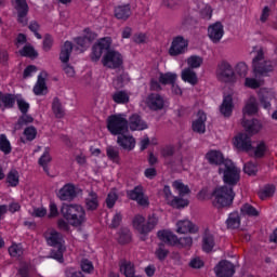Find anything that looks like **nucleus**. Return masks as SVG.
Returning a JSON list of instances; mask_svg holds the SVG:
<instances>
[{"instance_id": "9", "label": "nucleus", "mask_w": 277, "mask_h": 277, "mask_svg": "<svg viewBox=\"0 0 277 277\" xmlns=\"http://www.w3.org/2000/svg\"><path fill=\"white\" fill-rule=\"evenodd\" d=\"M111 49V38L105 37L100 39L93 47L91 53L92 62H98L103 56V53H107Z\"/></svg>"}, {"instance_id": "13", "label": "nucleus", "mask_w": 277, "mask_h": 277, "mask_svg": "<svg viewBox=\"0 0 277 277\" xmlns=\"http://www.w3.org/2000/svg\"><path fill=\"white\" fill-rule=\"evenodd\" d=\"M15 10L17 12V22L22 27H26L29 23V18H27V14H29L27 0H15Z\"/></svg>"}, {"instance_id": "61", "label": "nucleus", "mask_w": 277, "mask_h": 277, "mask_svg": "<svg viewBox=\"0 0 277 277\" xmlns=\"http://www.w3.org/2000/svg\"><path fill=\"white\" fill-rule=\"evenodd\" d=\"M127 79H129V75L127 74H121L119 76H117V78L113 81L115 88H122V85H124V82L127 81Z\"/></svg>"}, {"instance_id": "17", "label": "nucleus", "mask_w": 277, "mask_h": 277, "mask_svg": "<svg viewBox=\"0 0 277 277\" xmlns=\"http://www.w3.org/2000/svg\"><path fill=\"white\" fill-rule=\"evenodd\" d=\"M79 194V190L72 184H66L58 190L60 200L72 202V199Z\"/></svg>"}, {"instance_id": "58", "label": "nucleus", "mask_w": 277, "mask_h": 277, "mask_svg": "<svg viewBox=\"0 0 277 277\" xmlns=\"http://www.w3.org/2000/svg\"><path fill=\"white\" fill-rule=\"evenodd\" d=\"M170 251L166 249V245L163 242L158 245V249L156 250V256L159 259V261H164L166 256H168Z\"/></svg>"}, {"instance_id": "47", "label": "nucleus", "mask_w": 277, "mask_h": 277, "mask_svg": "<svg viewBox=\"0 0 277 277\" xmlns=\"http://www.w3.org/2000/svg\"><path fill=\"white\" fill-rule=\"evenodd\" d=\"M31 122H34V117L24 114L18 118L17 123L15 124V129L18 131L23 129V127H25L26 124H31Z\"/></svg>"}, {"instance_id": "22", "label": "nucleus", "mask_w": 277, "mask_h": 277, "mask_svg": "<svg viewBox=\"0 0 277 277\" xmlns=\"http://www.w3.org/2000/svg\"><path fill=\"white\" fill-rule=\"evenodd\" d=\"M128 127H130L131 131H144V129H148L146 121L142 120V117L137 114L129 118Z\"/></svg>"}, {"instance_id": "23", "label": "nucleus", "mask_w": 277, "mask_h": 277, "mask_svg": "<svg viewBox=\"0 0 277 277\" xmlns=\"http://www.w3.org/2000/svg\"><path fill=\"white\" fill-rule=\"evenodd\" d=\"M117 135V144L123 148V150H133V148H135V138L132 135H127L124 133Z\"/></svg>"}, {"instance_id": "55", "label": "nucleus", "mask_w": 277, "mask_h": 277, "mask_svg": "<svg viewBox=\"0 0 277 277\" xmlns=\"http://www.w3.org/2000/svg\"><path fill=\"white\" fill-rule=\"evenodd\" d=\"M19 55L23 57H38V52L31 45H25L21 51Z\"/></svg>"}, {"instance_id": "21", "label": "nucleus", "mask_w": 277, "mask_h": 277, "mask_svg": "<svg viewBox=\"0 0 277 277\" xmlns=\"http://www.w3.org/2000/svg\"><path fill=\"white\" fill-rule=\"evenodd\" d=\"M242 127L249 133V135H256L261 129H263V123L258 119L246 120V117L242 119Z\"/></svg>"}, {"instance_id": "35", "label": "nucleus", "mask_w": 277, "mask_h": 277, "mask_svg": "<svg viewBox=\"0 0 277 277\" xmlns=\"http://www.w3.org/2000/svg\"><path fill=\"white\" fill-rule=\"evenodd\" d=\"M227 228H239L241 226V217L239 212H232L226 220Z\"/></svg>"}, {"instance_id": "46", "label": "nucleus", "mask_w": 277, "mask_h": 277, "mask_svg": "<svg viewBox=\"0 0 277 277\" xmlns=\"http://www.w3.org/2000/svg\"><path fill=\"white\" fill-rule=\"evenodd\" d=\"M113 101L115 103L124 105L129 102V94L124 91H117L113 94Z\"/></svg>"}, {"instance_id": "2", "label": "nucleus", "mask_w": 277, "mask_h": 277, "mask_svg": "<svg viewBox=\"0 0 277 277\" xmlns=\"http://www.w3.org/2000/svg\"><path fill=\"white\" fill-rule=\"evenodd\" d=\"M219 174H222L223 183L229 187H235L241 180V169L237 168L230 159H225L219 167Z\"/></svg>"}, {"instance_id": "27", "label": "nucleus", "mask_w": 277, "mask_h": 277, "mask_svg": "<svg viewBox=\"0 0 277 277\" xmlns=\"http://www.w3.org/2000/svg\"><path fill=\"white\" fill-rule=\"evenodd\" d=\"M182 81L190 83V85H196L198 83V75L196 71L189 67H186L182 70Z\"/></svg>"}, {"instance_id": "63", "label": "nucleus", "mask_w": 277, "mask_h": 277, "mask_svg": "<svg viewBox=\"0 0 277 277\" xmlns=\"http://www.w3.org/2000/svg\"><path fill=\"white\" fill-rule=\"evenodd\" d=\"M65 276L66 277H85L81 271L74 267L66 268Z\"/></svg>"}, {"instance_id": "53", "label": "nucleus", "mask_w": 277, "mask_h": 277, "mask_svg": "<svg viewBox=\"0 0 277 277\" xmlns=\"http://www.w3.org/2000/svg\"><path fill=\"white\" fill-rule=\"evenodd\" d=\"M265 153H267V145L265 142H260L254 149V157L261 159L265 157Z\"/></svg>"}, {"instance_id": "60", "label": "nucleus", "mask_w": 277, "mask_h": 277, "mask_svg": "<svg viewBox=\"0 0 277 277\" xmlns=\"http://www.w3.org/2000/svg\"><path fill=\"white\" fill-rule=\"evenodd\" d=\"M80 266L82 272H84L85 274H92V272H94V265L88 259L82 260Z\"/></svg>"}, {"instance_id": "29", "label": "nucleus", "mask_w": 277, "mask_h": 277, "mask_svg": "<svg viewBox=\"0 0 277 277\" xmlns=\"http://www.w3.org/2000/svg\"><path fill=\"white\" fill-rule=\"evenodd\" d=\"M220 111L222 116L225 118L230 117V114H233V96L226 95L223 98V103L221 104Z\"/></svg>"}, {"instance_id": "3", "label": "nucleus", "mask_w": 277, "mask_h": 277, "mask_svg": "<svg viewBox=\"0 0 277 277\" xmlns=\"http://www.w3.org/2000/svg\"><path fill=\"white\" fill-rule=\"evenodd\" d=\"M61 213L71 226H81L85 222V210L79 205L64 203Z\"/></svg>"}, {"instance_id": "30", "label": "nucleus", "mask_w": 277, "mask_h": 277, "mask_svg": "<svg viewBox=\"0 0 277 277\" xmlns=\"http://www.w3.org/2000/svg\"><path fill=\"white\" fill-rule=\"evenodd\" d=\"M115 16L118 21H128L131 16V5L124 4L115 8Z\"/></svg>"}, {"instance_id": "31", "label": "nucleus", "mask_w": 277, "mask_h": 277, "mask_svg": "<svg viewBox=\"0 0 277 277\" xmlns=\"http://www.w3.org/2000/svg\"><path fill=\"white\" fill-rule=\"evenodd\" d=\"M243 118L247 116H254L259 113V104L254 97H251L249 102L246 104L243 110Z\"/></svg>"}, {"instance_id": "6", "label": "nucleus", "mask_w": 277, "mask_h": 277, "mask_svg": "<svg viewBox=\"0 0 277 277\" xmlns=\"http://www.w3.org/2000/svg\"><path fill=\"white\" fill-rule=\"evenodd\" d=\"M158 239L163 241V243H168L169 246H181V248H192L194 243V239L190 236L179 238L172 232L168 230H159Z\"/></svg>"}, {"instance_id": "51", "label": "nucleus", "mask_w": 277, "mask_h": 277, "mask_svg": "<svg viewBox=\"0 0 277 277\" xmlns=\"http://www.w3.org/2000/svg\"><path fill=\"white\" fill-rule=\"evenodd\" d=\"M51 148L45 147L43 155L39 158V166L43 167L44 172H47V166L51 161Z\"/></svg>"}, {"instance_id": "32", "label": "nucleus", "mask_w": 277, "mask_h": 277, "mask_svg": "<svg viewBox=\"0 0 277 277\" xmlns=\"http://www.w3.org/2000/svg\"><path fill=\"white\" fill-rule=\"evenodd\" d=\"M47 81L42 77V74H40L37 83L34 87V93L36 96H43V94H47Z\"/></svg>"}, {"instance_id": "33", "label": "nucleus", "mask_w": 277, "mask_h": 277, "mask_svg": "<svg viewBox=\"0 0 277 277\" xmlns=\"http://www.w3.org/2000/svg\"><path fill=\"white\" fill-rule=\"evenodd\" d=\"M133 227L141 235H146V219L140 214L135 215L133 219Z\"/></svg>"}, {"instance_id": "42", "label": "nucleus", "mask_w": 277, "mask_h": 277, "mask_svg": "<svg viewBox=\"0 0 277 277\" xmlns=\"http://www.w3.org/2000/svg\"><path fill=\"white\" fill-rule=\"evenodd\" d=\"M240 211L242 215H248L249 217H259V210L254 208L250 203H245L241 208Z\"/></svg>"}, {"instance_id": "52", "label": "nucleus", "mask_w": 277, "mask_h": 277, "mask_svg": "<svg viewBox=\"0 0 277 277\" xmlns=\"http://www.w3.org/2000/svg\"><path fill=\"white\" fill-rule=\"evenodd\" d=\"M174 189H177L180 196H187V194H190L189 186L183 184L181 181L173 182Z\"/></svg>"}, {"instance_id": "15", "label": "nucleus", "mask_w": 277, "mask_h": 277, "mask_svg": "<svg viewBox=\"0 0 277 277\" xmlns=\"http://www.w3.org/2000/svg\"><path fill=\"white\" fill-rule=\"evenodd\" d=\"M217 277H233L235 276V265L229 261H221L214 268Z\"/></svg>"}, {"instance_id": "26", "label": "nucleus", "mask_w": 277, "mask_h": 277, "mask_svg": "<svg viewBox=\"0 0 277 277\" xmlns=\"http://www.w3.org/2000/svg\"><path fill=\"white\" fill-rule=\"evenodd\" d=\"M275 96L276 95L274 94L273 91H269L267 89L260 90L259 98H260V103L264 107V109H269L272 107V103H269V101L275 98Z\"/></svg>"}, {"instance_id": "12", "label": "nucleus", "mask_w": 277, "mask_h": 277, "mask_svg": "<svg viewBox=\"0 0 277 277\" xmlns=\"http://www.w3.org/2000/svg\"><path fill=\"white\" fill-rule=\"evenodd\" d=\"M146 105L151 111H161L166 107V97L159 93H150L146 97Z\"/></svg>"}, {"instance_id": "8", "label": "nucleus", "mask_w": 277, "mask_h": 277, "mask_svg": "<svg viewBox=\"0 0 277 277\" xmlns=\"http://www.w3.org/2000/svg\"><path fill=\"white\" fill-rule=\"evenodd\" d=\"M102 64L106 68L116 70V68H120V66L123 64L122 54L115 50H108L102 58Z\"/></svg>"}, {"instance_id": "49", "label": "nucleus", "mask_w": 277, "mask_h": 277, "mask_svg": "<svg viewBox=\"0 0 277 277\" xmlns=\"http://www.w3.org/2000/svg\"><path fill=\"white\" fill-rule=\"evenodd\" d=\"M64 250H66L64 246L57 247V250H52L50 259H54L55 261H58V263H64Z\"/></svg>"}, {"instance_id": "56", "label": "nucleus", "mask_w": 277, "mask_h": 277, "mask_svg": "<svg viewBox=\"0 0 277 277\" xmlns=\"http://www.w3.org/2000/svg\"><path fill=\"white\" fill-rule=\"evenodd\" d=\"M24 135L28 142H34L36 135H38V130L34 126L27 127L24 130Z\"/></svg>"}, {"instance_id": "54", "label": "nucleus", "mask_w": 277, "mask_h": 277, "mask_svg": "<svg viewBox=\"0 0 277 277\" xmlns=\"http://www.w3.org/2000/svg\"><path fill=\"white\" fill-rule=\"evenodd\" d=\"M16 103V97L13 94H2V104L8 109H12L14 107V104Z\"/></svg>"}, {"instance_id": "45", "label": "nucleus", "mask_w": 277, "mask_h": 277, "mask_svg": "<svg viewBox=\"0 0 277 277\" xmlns=\"http://www.w3.org/2000/svg\"><path fill=\"white\" fill-rule=\"evenodd\" d=\"M169 205L173 209H185L189 205V201L180 197H173V199L169 200Z\"/></svg>"}, {"instance_id": "48", "label": "nucleus", "mask_w": 277, "mask_h": 277, "mask_svg": "<svg viewBox=\"0 0 277 277\" xmlns=\"http://www.w3.org/2000/svg\"><path fill=\"white\" fill-rule=\"evenodd\" d=\"M276 192L275 185H267L262 190L259 192V196L261 200H265V198H271V196H274Z\"/></svg>"}, {"instance_id": "37", "label": "nucleus", "mask_w": 277, "mask_h": 277, "mask_svg": "<svg viewBox=\"0 0 277 277\" xmlns=\"http://www.w3.org/2000/svg\"><path fill=\"white\" fill-rule=\"evenodd\" d=\"M175 82H176V74H173V72L160 74L159 83H162V85H174Z\"/></svg>"}, {"instance_id": "1", "label": "nucleus", "mask_w": 277, "mask_h": 277, "mask_svg": "<svg viewBox=\"0 0 277 277\" xmlns=\"http://www.w3.org/2000/svg\"><path fill=\"white\" fill-rule=\"evenodd\" d=\"M251 68L254 77H272L276 72V62L265 55L263 48H254Z\"/></svg>"}, {"instance_id": "64", "label": "nucleus", "mask_w": 277, "mask_h": 277, "mask_svg": "<svg viewBox=\"0 0 277 277\" xmlns=\"http://www.w3.org/2000/svg\"><path fill=\"white\" fill-rule=\"evenodd\" d=\"M200 16L206 21H210L211 16H213V9H211L210 5H205V8L200 10Z\"/></svg>"}, {"instance_id": "62", "label": "nucleus", "mask_w": 277, "mask_h": 277, "mask_svg": "<svg viewBox=\"0 0 277 277\" xmlns=\"http://www.w3.org/2000/svg\"><path fill=\"white\" fill-rule=\"evenodd\" d=\"M243 172L246 174H249V176H252V175L256 174V172H259V169L256 168V164H254L252 162H248L243 167Z\"/></svg>"}, {"instance_id": "11", "label": "nucleus", "mask_w": 277, "mask_h": 277, "mask_svg": "<svg viewBox=\"0 0 277 277\" xmlns=\"http://www.w3.org/2000/svg\"><path fill=\"white\" fill-rule=\"evenodd\" d=\"M188 47H189V41H187V39H185L183 36H177L173 38L171 42V47L169 49V55H171V57L183 55V53L187 51Z\"/></svg>"}, {"instance_id": "4", "label": "nucleus", "mask_w": 277, "mask_h": 277, "mask_svg": "<svg viewBox=\"0 0 277 277\" xmlns=\"http://www.w3.org/2000/svg\"><path fill=\"white\" fill-rule=\"evenodd\" d=\"M211 198L213 207L224 209V207H230L233 205L235 193L233 192V187L221 186L213 190Z\"/></svg>"}, {"instance_id": "16", "label": "nucleus", "mask_w": 277, "mask_h": 277, "mask_svg": "<svg viewBox=\"0 0 277 277\" xmlns=\"http://www.w3.org/2000/svg\"><path fill=\"white\" fill-rule=\"evenodd\" d=\"M127 196L130 200H135L141 207H148V198L144 196L142 186H135L132 190H128Z\"/></svg>"}, {"instance_id": "5", "label": "nucleus", "mask_w": 277, "mask_h": 277, "mask_svg": "<svg viewBox=\"0 0 277 277\" xmlns=\"http://www.w3.org/2000/svg\"><path fill=\"white\" fill-rule=\"evenodd\" d=\"M107 129L111 135H122L129 132V120L127 115H111L107 118Z\"/></svg>"}, {"instance_id": "50", "label": "nucleus", "mask_w": 277, "mask_h": 277, "mask_svg": "<svg viewBox=\"0 0 277 277\" xmlns=\"http://www.w3.org/2000/svg\"><path fill=\"white\" fill-rule=\"evenodd\" d=\"M188 68L194 70V68H200L202 66V57L198 55H192L187 58Z\"/></svg>"}, {"instance_id": "24", "label": "nucleus", "mask_w": 277, "mask_h": 277, "mask_svg": "<svg viewBox=\"0 0 277 277\" xmlns=\"http://www.w3.org/2000/svg\"><path fill=\"white\" fill-rule=\"evenodd\" d=\"M206 159L208 163L211 166H219V168H222V163L226 161L224 159V154L220 150H210L206 154Z\"/></svg>"}, {"instance_id": "14", "label": "nucleus", "mask_w": 277, "mask_h": 277, "mask_svg": "<svg viewBox=\"0 0 277 277\" xmlns=\"http://www.w3.org/2000/svg\"><path fill=\"white\" fill-rule=\"evenodd\" d=\"M234 146L242 153H250V150L254 148L252 147V140L250 138V135L246 133H240L235 137Z\"/></svg>"}, {"instance_id": "28", "label": "nucleus", "mask_w": 277, "mask_h": 277, "mask_svg": "<svg viewBox=\"0 0 277 277\" xmlns=\"http://www.w3.org/2000/svg\"><path fill=\"white\" fill-rule=\"evenodd\" d=\"M84 207L87 211H96L98 209V195L94 192H90L84 199Z\"/></svg>"}, {"instance_id": "36", "label": "nucleus", "mask_w": 277, "mask_h": 277, "mask_svg": "<svg viewBox=\"0 0 277 277\" xmlns=\"http://www.w3.org/2000/svg\"><path fill=\"white\" fill-rule=\"evenodd\" d=\"M120 273L126 277H133L135 275V266L129 261H123L120 264Z\"/></svg>"}, {"instance_id": "41", "label": "nucleus", "mask_w": 277, "mask_h": 277, "mask_svg": "<svg viewBox=\"0 0 277 277\" xmlns=\"http://www.w3.org/2000/svg\"><path fill=\"white\" fill-rule=\"evenodd\" d=\"M6 183H9L10 187H17L19 183V175L16 169H12L6 175Z\"/></svg>"}, {"instance_id": "57", "label": "nucleus", "mask_w": 277, "mask_h": 277, "mask_svg": "<svg viewBox=\"0 0 277 277\" xmlns=\"http://www.w3.org/2000/svg\"><path fill=\"white\" fill-rule=\"evenodd\" d=\"M175 148L173 145H166L160 149V155L163 159H170V157H174Z\"/></svg>"}, {"instance_id": "10", "label": "nucleus", "mask_w": 277, "mask_h": 277, "mask_svg": "<svg viewBox=\"0 0 277 277\" xmlns=\"http://www.w3.org/2000/svg\"><path fill=\"white\" fill-rule=\"evenodd\" d=\"M216 77L224 83H233L235 81V70L228 62L223 61L217 66Z\"/></svg>"}, {"instance_id": "39", "label": "nucleus", "mask_w": 277, "mask_h": 277, "mask_svg": "<svg viewBox=\"0 0 277 277\" xmlns=\"http://www.w3.org/2000/svg\"><path fill=\"white\" fill-rule=\"evenodd\" d=\"M118 242L124 246L131 241V230L127 227H122L118 233Z\"/></svg>"}, {"instance_id": "38", "label": "nucleus", "mask_w": 277, "mask_h": 277, "mask_svg": "<svg viewBox=\"0 0 277 277\" xmlns=\"http://www.w3.org/2000/svg\"><path fill=\"white\" fill-rule=\"evenodd\" d=\"M106 155L110 161L118 163L120 160V149L116 146H107L106 147Z\"/></svg>"}, {"instance_id": "7", "label": "nucleus", "mask_w": 277, "mask_h": 277, "mask_svg": "<svg viewBox=\"0 0 277 277\" xmlns=\"http://www.w3.org/2000/svg\"><path fill=\"white\" fill-rule=\"evenodd\" d=\"M70 53H72V42L66 41L61 49L60 60L65 64L63 66V70L67 77H75V68L68 65V62L70 61Z\"/></svg>"}, {"instance_id": "34", "label": "nucleus", "mask_w": 277, "mask_h": 277, "mask_svg": "<svg viewBox=\"0 0 277 277\" xmlns=\"http://www.w3.org/2000/svg\"><path fill=\"white\" fill-rule=\"evenodd\" d=\"M213 248H215V238L211 234H205L202 237L203 252H212Z\"/></svg>"}, {"instance_id": "43", "label": "nucleus", "mask_w": 277, "mask_h": 277, "mask_svg": "<svg viewBox=\"0 0 277 277\" xmlns=\"http://www.w3.org/2000/svg\"><path fill=\"white\" fill-rule=\"evenodd\" d=\"M52 111L56 118H64V107H62V102L57 97L53 100Z\"/></svg>"}, {"instance_id": "19", "label": "nucleus", "mask_w": 277, "mask_h": 277, "mask_svg": "<svg viewBox=\"0 0 277 277\" xmlns=\"http://www.w3.org/2000/svg\"><path fill=\"white\" fill-rule=\"evenodd\" d=\"M207 114L205 111L199 110L197 113V119L193 121V131L194 133H199V135H202L207 131Z\"/></svg>"}, {"instance_id": "40", "label": "nucleus", "mask_w": 277, "mask_h": 277, "mask_svg": "<svg viewBox=\"0 0 277 277\" xmlns=\"http://www.w3.org/2000/svg\"><path fill=\"white\" fill-rule=\"evenodd\" d=\"M159 224V217L151 214L148 216L147 222L145 223V235H148L151 230H155L156 226Z\"/></svg>"}, {"instance_id": "44", "label": "nucleus", "mask_w": 277, "mask_h": 277, "mask_svg": "<svg viewBox=\"0 0 277 277\" xmlns=\"http://www.w3.org/2000/svg\"><path fill=\"white\" fill-rule=\"evenodd\" d=\"M0 150L4 155H10V153H12V145L10 144V141L5 134L0 135Z\"/></svg>"}, {"instance_id": "20", "label": "nucleus", "mask_w": 277, "mask_h": 277, "mask_svg": "<svg viewBox=\"0 0 277 277\" xmlns=\"http://www.w3.org/2000/svg\"><path fill=\"white\" fill-rule=\"evenodd\" d=\"M176 232L180 233V235H185V233L195 235V233H198V226L189 220L179 221L176 223Z\"/></svg>"}, {"instance_id": "18", "label": "nucleus", "mask_w": 277, "mask_h": 277, "mask_svg": "<svg viewBox=\"0 0 277 277\" xmlns=\"http://www.w3.org/2000/svg\"><path fill=\"white\" fill-rule=\"evenodd\" d=\"M208 36L212 42H220L224 37V25L220 22L214 23L208 28Z\"/></svg>"}, {"instance_id": "59", "label": "nucleus", "mask_w": 277, "mask_h": 277, "mask_svg": "<svg viewBox=\"0 0 277 277\" xmlns=\"http://www.w3.org/2000/svg\"><path fill=\"white\" fill-rule=\"evenodd\" d=\"M9 254L14 259H18V256H23V247H21L19 245H12L9 248Z\"/></svg>"}, {"instance_id": "25", "label": "nucleus", "mask_w": 277, "mask_h": 277, "mask_svg": "<svg viewBox=\"0 0 277 277\" xmlns=\"http://www.w3.org/2000/svg\"><path fill=\"white\" fill-rule=\"evenodd\" d=\"M45 240L48 246L52 248H60V246H64V238L60 234V232L52 229L50 233L45 235Z\"/></svg>"}]
</instances>
